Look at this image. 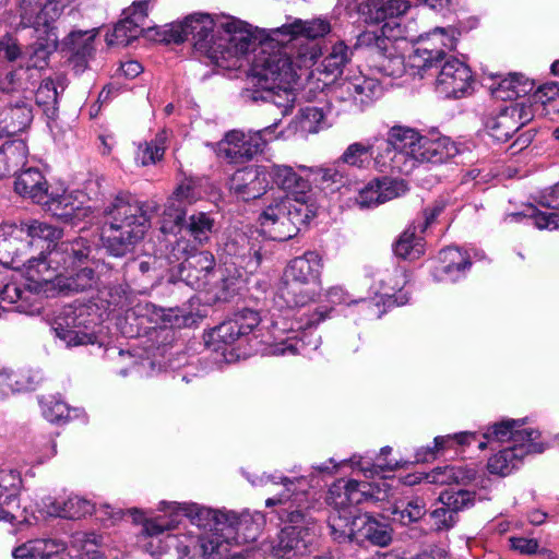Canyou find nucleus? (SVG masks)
<instances>
[{
	"instance_id": "obj_45",
	"label": "nucleus",
	"mask_w": 559,
	"mask_h": 559,
	"mask_svg": "<svg viewBox=\"0 0 559 559\" xmlns=\"http://www.w3.org/2000/svg\"><path fill=\"white\" fill-rule=\"evenodd\" d=\"M476 439L475 432H459L454 435L439 436L435 438L433 448H426L417 452L416 461L424 462L428 461L430 457L435 455L436 452H439L445 448L452 447V444H469L472 440Z\"/></svg>"
},
{
	"instance_id": "obj_15",
	"label": "nucleus",
	"mask_w": 559,
	"mask_h": 559,
	"mask_svg": "<svg viewBox=\"0 0 559 559\" xmlns=\"http://www.w3.org/2000/svg\"><path fill=\"white\" fill-rule=\"evenodd\" d=\"M260 250L261 246L257 238L252 239L242 231H234L222 246L219 258L226 270H228V265H233L238 276H241L240 270L253 274L262 261Z\"/></svg>"
},
{
	"instance_id": "obj_4",
	"label": "nucleus",
	"mask_w": 559,
	"mask_h": 559,
	"mask_svg": "<svg viewBox=\"0 0 559 559\" xmlns=\"http://www.w3.org/2000/svg\"><path fill=\"white\" fill-rule=\"evenodd\" d=\"M168 39L175 43L190 40L198 51L216 63L226 60L230 61L233 67H239V57L247 53L255 44L247 23L233 16L223 15L214 19L201 13L171 24Z\"/></svg>"
},
{
	"instance_id": "obj_10",
	"label": "nucleus",
	"mask_w": 559,
	"mask_h": 559,
	"mask_svg": "<svg viewBox=\"0 0 559 559\" xmlns=\"http://www.w3.org/2000/svg\"><path fill=\"white\" fill-rule=\"evenodd\" d=\"M64 8L62 0H21L20 25L32 27L37 33L36 53L45 56L58 47V34L55 22Z\"/></svg>"
},
{
	"instance_id": "obj_21",
	"label": "nucleus",
	"mask_w": 559,
	"mask_h": 559,
	"mask_svg": "<svg viewBox=\"0 0 559 559\" xmlns=\"http://www.w3.org/2000/svg\"><path fill=\"white\" fill-rule=\"evenodd\" d=\"M407 191L408 187L404 180L383 177L373 179L359 188L355 202L360 209L376 207L404 195Z\"/></svg>"
},
{
	"instance_id": "obj_24",
	"label": "nucleus",
	"mask_w": 559,
	"mask_h": 559,
	"mask_svg": "<svg viewBox=\"0 0 559 559\" xmlns=\"http://www.w3.org/2000/svg\"><path fill=\"white\" fill-rule=\"evenodd\" d=\"M147 1L133 2L132 8L126 12V17L115 25L110 34H107L106 41L109 46H128L142 35L147 17Z\"/></svg>"
},
{
	"instance_id": "obj_18",
	"label": "nucleus",
	"mask_w": 559,
	"mask_h": 559,
	"mask_svg": "<svg viewBox=\"0 0 559 559\" xmlns=\"http://www.w3.org/2000/svg\"><path fill=\"white\" fill-rule=\"evenodd\" d=\"M436 73V91L448 98H461L469 94L474 83L469 67L451 58L432 68Z\"/></svg>"
},
{
	"instance_id": "obj_46",
	"label": "nucleus",
	"mask_w": 559,
	"mask_h": 559,
	"mask_svg": "<svg viewBox=\"0 0 559 559\" xmlns=\"http://www.w3.org/2000/svg\"><path fill=\"white\" fill-rule=\"evenodd\" d=\"M326 500L335 509L334 512L331 513L329 519L337 513H340L342 518H347L348 521H352L354 519L352 512L348 511L352 504L349 502L347 481H338L334 484L329 490Z\"/></svg>"
},
{
	"instance_id": "obj_41",
	"label": "nucleus",
	"mask_w": 559,
	"mask_h": 559,
	"mask_svg": "<svg viewBox=\"0 0 559 559\" xmlns=\"http://www.w3.org/2000/svg\"><path fill=\"white\" fill-rule=\"evenodd\" d=\"M307 334L300 337L297 333L287 336L285 340L274 342L269 345V353L276 356L284 355H307L310 349H317L319 340L314 338L312 342H306Z\"/></svg>"
},
{
	"instance_id": "obj_26",
	"label": "nucleus",
	"mask_w": 559,
	"mask_h": 559,
	"mask_svg": "<svg viewBox=\"0 0 559 559\" xmlns=\"http://www.w3.org/2000/svg\"><path fill=\"white\" fill-rule=\"evenodd\" d=\"M214 274L215 259L209 251L191 254L181 263L179 269L180 278L194 289L206 288Z\"/></svg>"
},
{
	"instance_id": "obj_56",
	"label": "nucleus",
	"mask_w": 559,
	"mask_h": 559,
	"mask_svg": "<svg viewBox=\"0 0 559 559\" xmlns=\"http://www.w3.org/2000/svg\"><path fill=\"white\" fill-rule=\"evenodd\" d=\"M25 374L22 372L2 370L0 372V397H8L15 392L24 391L27 384H24Z\"/></svg>"
},
{
	"instance_id": "obj_6",
	"label": "nucleus",
	"mask_w": 559,
	"mask_h": 559,
	"mask_svg": "<svg viewBox=\"0 0 559 559\" xmlns=\"http://www.w3.org/2000/svg\"><path fill=\"white\" fill-rule=\"evenodd\" d=\"M321 56V47L318 43L306 41L296 51L295 60L286 49L277 48L267 50L262 48L255 56L251 68V84L253 88H246L241 96L246 102L259 100L282 104L276 97L285 96L286 102L293 100L292 90L297 79L296 68H310Z\"/></svg>"
},
{
	"instance_id": "obj_31",
	"label": "nucleus",
	"mask_w": 559,
	"mask_h": 559,
	"mask_svg": "<svg viewBox=\"0 0 559 559\" xmlns=\"http://www.w3.org/2000/svg\"><path fill=\"white\" fill-rule=\"evenodd\" d=\"M331 29V22L326 17L319 16L310 20L294 19L281 27L271 29V34L273 37L283 36L288 39L302 36L313 41L328 35Z\"/></svg>"
},
{
	"instance_id": "obj_49",
	"label": "nucleus",
	"mask_w": 559,
	"mask_h": 559,
	"mask_svg": "<svg viewBox=\"0 0 559 559\" xmlns=\"http://www.w3.org/2000/svg\"><path fill=\"white\" fill-rule=\"evenodd\" d=\"M165 139L166 135L165 132H163L157 134L155 140H153L151 143L140 145L135 157L136 163L142 166H147L162 159L165 153Z\"/></svg>"
},
{
	"instance_id": "obj_54",
	"label": "nucleus",
	"mask_w": 559,
	"mask_h": 559,
	"mask_svg": "<svg viewBox=\"0 0 559 559\" xmlns=\"http://www.w3.org/2000/svg\"><path fill=\"white\" fill-rule=\"evenodd\" d=\"M425 513L426 503L421 498H414L406 506H403L401 509L396 507L393 511L394 520L400 521L404 525L418 521Z\"/></svg>"
},
{
	"instance_id": "obj_52",
	"label": "nucleus",
	"mask_w": 559,
	"mask_h": 559,
	"mask_svg": "<svg viewBox=\"0 0 559 559\" xmlns=\"http://www.w3.org/2000/svg\"><path fill=\"white\" fill-rule=\"evenodd\" d=\"M524 217L531 218L539 229H556L559 227V213L557 212H542L532 207L527 214L513 213L510 215L511 221H519Z\"/></svg>"
},
{
	"instance_id": "obj_27",
	"label": "nucleus",
	"mask_w": 559,
	"mask_h": 559,
	"mask_svg": "<svg viewBox=\"0 0 559 559\" xmlns=\"http://www.w3.org/2000/svg\"><path fill=\"white\" fill-rule=\"evenodd\" d=\"M524 420L507 419L493 424L483 433L486 441H480L478 448L484 450L487 442H504L511 441V447H516V443L537 442L539 432L532 428H522Z\"/></svg>"
},
{
	"instance_id": "obj_5",
	"label": "nucleus",
	"mask_w": 559,
	"mask_h": 559,
	"mask_svg": "<svg viewBox=\"0 0 559 559\" xmlns=\"http://www.w3.org/2000/svg\"><path fill=\"white\" fill-rule=\"evenodd\" d=\"M253 486H263L269 483L282 484L284 491L278 498H269L266 507L287 504L280 512V518L287 523L276 542L271 547L274 557L298 559L304 557L317 534L316 520L309 514L308 486L306 478H288L285 476L262 474L254 478L247 477Z\"/></svg>"
},
{
	"instance_id": "obj_60",
	"label": "nucleus",
	"mask_w": 559,
	"mask_h": 559,
	"mask_svg": "<svg viewBox=\"0 0 559 559\" xmlns=\"http://www.w3.org/2000/svg\"><path fill=\"white\" fill-rule=\"evenodd\" d=\"M530 99L535 105L546 106L559 102V85L557 83H547L533 91Z\"/></svg>"
},
{
	"instance_id": "obj_1",
	"label": "nucleus",
	"mask_w": 559,
	"mask_h": 559,
	"mask_svg": "<svg viewBox=\"0 0 559 559\" xmlns=\"http://www.w3.org/2000/svg\"><path fill=\"white\" fill-rule=\"evenodd\" d=\"M164 515L143 522L142 546L153 557L167 555L169 559H189L198 545L207 559L227 551L226 527L243 525L249 515L237 516L233 511H219L192 502L159 503Z\"/></svg>"
},
{
	"instance_id": "obj_9",
	"label": "nucleus",
	"mask_w": 559,
	"mask_h": 559,
	"mask_svg": "<svg viewBox=\"0 0 559 559\" xmlns=\"http://www.w3.org/2000/svg\"><path fill=\"white\" fill-rule=\"evenodd\" d=\"M322 259L316 251H307L293 259L284 271L282 295L292 307H304L319 295Z\"/></svg>"
},
{
	"instance_id": "obj_35",
	"label": "nucleus",
	"mask_w": 559,
	"mask_h": 559,
	"mask_svg": "<svg viewBox=\"0 0 559 559\" xmlns=\"http://www.w3.org/2000/svg\"><path fill=\"white\" fill-rule=\"evenodd\" d=\"M440 266L433 276L437 281L456 282L465 275L471 265L469 258L456 247H448L439 252Z\"/></svg>"
},
{
	"instance_id": "obj_38",
	"label": "nucleus",
	"mask_w": 559,
	"mask_h": 559,
	"mask_svg": "<svg viewBox=\"0 0 559 559\" xmlns=\"http://www.w3.org/2000/svg\"><path fill=\"white\" fill-rule=\"evenodd\" d=\"M28 155L27 145L24 141H11L0 147V178L17 170L25 165Z\"/></svg>"
},
{
	"instance_id": "obj_20",
	"label": "nucleus",
	"mask_w": 559,
	"mask_h": 559,
	"mask_svg": "<svg viewBox=\"0 0 559 559\" xmlns=\"http://www.w3.org/2000/svg\"><path fill=\"white\" fill-rule=\"evenodd\" d=\"M270 186L267 165L248 166L238 169L229 180L230 191L243 201L260 198Z\"/></svg>"
},
{
	"instance_id": "obj_8",
	"label": "nucleus",
	"mask_w": 559,
	"mask_h": 559,
	"mask_svg": "<svg viewBox=\"0 0 559 559\" xmlns=\"http://www.w3.org/2000/svg\"><path fill=\"white\" fill-rule=\"evenodd\" d=\"M158 205L155 201H139L131 194H118L105 210L103 241L114 257H123L132 250L150 228Z\"/></svg>"
},
{
	"instance_id": "obj_48",
	"label": "nucleus",
	"mask_w": 559,
	"mask_h": 559,
	"mask_svg": "<svg viewBox=\"0 0 559 559\" xmlns=\"http://www.w3.org/2000/svg\"><path fill=\"white\" fill-rule=\"evenodd\" d=\"M439 503L449 507L457 514L474 504V492L464 489H448L440 493Z\"/></svg>"
},
{
	"instance_id": "obj_16",
	"label": "nucleus",
	"mask_w": 559,
	"mask_h": 559,
	"mask_svg": "<svg viewBox=\"0 0 559 559\" xmlns=\"http://www.w3.org/2000/svg\"><path fill=\"white\" fill-rule=\"evenodd\" d=\"M367 15L370 22L383 23L380 34H367L366 38L388 37L406 38L408 33L406 26L402 24L404 14L409 9L406 0H370L367 4Z\"/></svg>"
},
{
	"instance_id": "obj_42",
	"label": "nucleus",
	"mask_w": 559,
	"mask_h": 559,
	"mask_svg": "<svg viewBox=\"0 0 559 559\" xmlns=\"http://www.w3.org/2000/svg\"><path fill=\"white\" fill-rule=\"evenodd\" d=\"M381 287L374 289L376 295H380L383 304L393 302L397 305H404L406 301H399L395 297V292L401 289L407 283V274L401 267H394L391 272L386 273L383 278L380 280Z\"/></svg>"
},
{
	"instance_id": "obj_22",
	"label": "nucleus",
	"mask_w": 559,
	"mask_h": 559,
	"mask_svg": "<svg viewBox=\"0 0 559 559\" xmlns=\"http://www.w3.org/2000/svg\"><path fill=\"white\" fill-rule=\"evenodd\" d=\"M370 45L369 67L385 76L400 78L405 72L404 58L396 52L399 38L376 37Z\"/></svg>"
},
{
	"instance_id": "obj_37",
	"label": "nucleus",
	"mask_w": 559,
	"mask_h": 559,
	"mask_svg": "<svg viewBox=\"0 0 559 559\" xmlns=\"http://www.w3.org/2000/svg\"><path fill=\"white\" fill-rule=\"evenodd\" d=\"M20 480L12 472L0 473V521L10 524L17 519L13 512L19 509L17 492Z\"/></svg>"
},
{
	"instance_id": "obj_63",
	"label": "nucleus",
	"mask_w": 559,
	"mask_h": 559,
	"mask_svg": "<svg viewBox=\"0 0 559 559\" xmlns=\"http://www.w3.org/2000/svg\"><path fill=\"white\" fill-rule=\"evenodd\" d=\"M512 549L518 550L521 554L532 555L538 549V543L536 539L526 537H511L509 539Z\"/></svg>"
},
{
	"instance_id": "obj_43",
	"label": "nucleus",
	"mask_w": 559,
	"mask_h": 559,
	"mask_svg": "<svg viewBox=\"0 0 559 559\" xmlns=\"http://www.w3.org/2000/svg\"><path fill=\"white\" fill-rule=\"evenodd\" d=\"M353 49L344 41H338L331 47L330 52L322 60V72L337 76L344 67L352 60Z\"/></svg>"
},
{
	"instance_id": "obj_59",
	"label": "nucleus",
	"mask_w": 559,
	"mask_h": 559,
	"mask_svg": "<svg viewBox=\"0 0 559 559\" xmlns=\"http://www.w3.org/2000/svg\"><path fill=\"white\" fill-rule=\"evenodd\" d=\"M429 483H449L453 481H463L465 478L471 479V476H465L463 471L460 467L454 466H445L443 468H437L431 474L425 476Z\"/></svg>"
},
{
	"instance_id": "obj_28",
	"label": "nucleus",
	"mask_w": 559,
	"mask_h": 559,
	"mask_svg": "<svg viewBox=\"0 0 559 559\" xmlns=\"http://www.w3.org/2000/svg\"><path fill=\"white\" fill-rule=\"evenodd\" d=\"M340 93L344 100H350L362 109L380 97L382 87L377 79L359 73L345 79L340 85Z\"/></svg>"
},
{
	"instance_id": "obj_47",
	"label": "nucleus",
	"mask_w": 559,
	"mask_h": 559,
	"mask_svg": "<svg viewBox=\"0 0 559 559\" xmlns=\"http://www.w3.org/2000/svg\"><path fill=\"white\" fill-rule=\"evenodd\" d=\"M35 102L44 112L52 118L57 111L58 90L55 81L45 79L35 92Z\"/></svg>"
},
{
	"instance_id": "obj_53",
	"label": "nucleus",
	"mask_w": 559,
	"mask_h": 559,
	"mask_svg": "<svg viewBox=\"0 0 559 559\" xmlns=\"http://www.w3.org/2000/svg\"><path fill=\"white\" fill-rule=\"evenodd\" d=\"M390 452V447L382 448L377 463H371L370 461H367L366 457L357 455L352 456L349 462L353 466L359 467L366 475H379L385 471H393L397 466V462L386 464L381 463V456L386 455Z\"/></svg>"
},
{
	"instance_id": "obj_17",
	"label": "nucleus",
	"mask_w": 559,
	"mask_h": 559,
	"mask_svg": "<svg viewBox=\"0 0 559 559\" xmlns=\"http://www.w3.org/2000/svg\"><path fill=\"white\" fill-rule=\"evenodd\" d=\"M535 110L532 103L511 104L497 115L487 117L485 128L496 141L507 142L515 132L533 120Z\"/></svg>"
},
{
	"instance_id": "obj_39",
	"label": "nucleus",
	"mask_w": 559,
	"mask_h": 559,
	"mask_svg": "<svg viewBox=\"0 0 559 559\" xmlns=\"http://www.w3.org/2000/svg\"><path fill=\"white\" fill-rule=\"evenodd\" d=\"M341 165L342 163L337 159L330 166L307 167L298 165V169L302 173H307V176H312L314 182L325 188L338 189L346 182L345 174Z\"/></svg>"
},
{
	"instance_id": "obj_61",
	"label": "nucleus",
	"mask_w": 559,
	"mask_h": 559,
	"mask_svg": "<svg viewBox=\"0 0 559 559\" xmlns=\"http://www.w3.org/2000/svg\"><path fill=\"white\" fill-rule=\"evenodd\" d=\"M0 57H3L8 61H15L23 58L16 38L10 34H5L0 38Z\"/></svg>"
},
{
	"instance_id": "obj_58",
	"label": "nucleus",
	"mask_w": 559,
	"mask_h": 559,
	"mask_svg": "<svg viewBox=\"0 0 559 559\" xmlns=\"http://www.w3.org/2000/svg\"><path fill=\"white\" fill-rule=\"evenodd\" d=\"M431 526L436 531H449L457 522V514L449 507L441 504L430 513Z\"/></svg>"
},
{
	"instance_id": "obj_64",
	"label": "nucleus",
	"mask_w": 559,
	"mask_h": 559,
	"mask_svg": "<svg viewBox=\"0 0 559 559\" xmlns=\"http://www.w3.org/2000/svg\"><path fill=\"white\" fill-rule=\"evenodd\" d=\"M538 203L547 209H559V182L544 190L539 195Z\"/></svg>"
},
{
	"instance_id": "obj_32",
	"label": "nucleus",
	"mask_w": 559,
	"mask_h": 559,
	"mask_svg": "<svg viewBox=\"0 0 559 559\" xmlns=\"http://www.w3.org/2000/svg\"><path fill=\"white\" fill-rule=\"evenodd\" d=\"M489 90L491 95L501 100H512L531 94L535 82L522 73L497 74L491 79Z\"/></svg>"
},
{
	"instance_id": "obj_12",
	"label": "nucleus",
	"mask_w": 559,
	"mask_h": 559,
	"mask_svg": "<svg viewBox=\"0 0 559 559\" xmlns=\"http://www.w3.org/2000/svg\"><path fill=\"white\" fill-rule=\"evenodd\" d=\"M333 538L340 543L345 540H368L372 545L384 547L392 539L391 530L385 523L379 522L368 513L354 516L352 521L340 513L329 520Z\"/></svg>"
},
{
	"instance_id": "obj_57",
	"label": "nucleus",
	"mask_w": 559,
	"mask_h": 559,
	"mask_svg": "<svg viewBox=\"0 0 559 559\" xmlns=\"http://www.w3.org/2000/svg\"><path fill=\"white\" fill-rule=\"evenodd\" d=\"M44 417L50 423L61 424L70 418V411L62 401L48 399L40 402Z\"/></svg>"
},
{
	"instance_id": "obj_44",
	"label": "nucleus",
	"mask_w": 559,
	"mask_h": 559,
	"mask_svg": "<svg viewBox=\"0 0 559 559\" xmlns=\"http://www.w3.org/2000/svg\"><path fill=\"white\" fill-rule=\"evenodd\" d=\"M394 253L404 260H417L425 252L424 239L414 230L406 229L394 243Z\"/></svg>"
},
{
	"instance_id": "obj_62",
	"label": "nucleus",
	"mask_w": 559,
	"mask_h": 559,
	"mask_svg": "<svg viewBox=\"0 0 559 559\" xmlns=\"http://www.w3.org/2000/svg\"><path fill=\"white\" fill-rule=\"evenodd\" d=\"M347 486H348L349 502H350L352 507L357 506L369 498V495L366 490L367 484L359 483L357 480H348Z\"/></svg>"
},
{
	"instance_id": "obj_13",
	"label": "nucleus",
	"mask_w": 559,
	"mask_h": 559,
	"mask_svg": "<svg viewBox=\"0 0 559 559\" xmlns=\"http://www.w3.org/2000/svg\"><path fill=\"white\" fill-rule=\"evenodd\" d=\"M276 126L275 122L261 130L247 133L240 130L228 131L216 144V154L229 164H245L263 151L270 140L266 136L274 132Z\"/></svg>"
},
{
	"instance_id": "obj_14",
	"label": "nucleus",
	"mask_w": 559,
	"mask_h": 559,
	"mask_svg": "<svg viewBox=\"0 0 559 559\" xmlns=\"http://www.w3.org/2000/svg\"><path fill=\"white\" fill-rule=\"evenodd\" d=\"M460 32L452 27H436L420 35V46L409 56V63L418 72L432 71L443 60L445 50L456 47Z\"/></svg>"
},
{
	"instance_id": "obj_7",
	"label": "nucleus",
	"mask_w": 559,
	"mask_h": 559,
	"mask_svg": "<svg viewBox=\"0 0 559 559\" xmlns=\"http://www.w3.org/2000/svg\"><path fill=\"white\" fill-rule=\"evenodd\" d=\"M310 176L307 173L295 170L287 165L267 166V178L271 183L288 191L295 199L284 198L270 204L260 215L262 233L278 241H285L294 237L301 225H307L316 215L313 204H309L311 191Z\"/></svg>"
},
{
	"instance_id": "obj_30",
	"label": "nucleus",
	"mask_w": 559,
	"mask_h": 559,
	"mask_svg": "<svg viewBox=\"0 0 559 559\" xmlns=\"http://www.w3.org/2000/svg\"><path fill=\"white\" fill-rule=\"evenodd\" d=\"M544 447L539 442L516 443V447H508L500 450L488 460V471L491 474L507 476L518 467L522 459L530 453H542Z\"/></svg>"
},
{
	"instance_id": "obj_36",
	"label": "nucleus",
	"mask_w": 559,
	"mask_h": 559,
	"mask_svg": "<svg viewBox=\"0 0 559 559\" xmlns=\"http://www.w3.org/2000/svg\"><path fill=\"white\" fill-rule=\"evenodd\" d=\"M43 510L50 516L75 519L93 512V504L79 496H69L58 500L52 497L43 499Z\"/></svg>"
},
{
	"instance_id": "obj_34",
	"label": "nucleus",
	"mask_w": 559,
	"mask_h": 559,
	"mask_svg": "<svg viewBox=\"0 0 559 559\" xmlns=\"http://www.w3.org/2000/svg\"><path fill=\"white\" fill-rule=\"evenodd\" d=\"M51 188L43 173L37 168L21 171L14 181V190L17 194L40 205L48 198Z\"/></svg>"
},
{
	"instance_id": "obj_25",
	"label": "nucleus",
	"mask_w": 559,
	"mask_h": 559,
	"mask_svg": "<svg viewBox=\"0 0 559 559\" xmlns=\"http://www.w3.org/2000/svg\"><path fill=\"white\" fill-rule=\"evenodd\" d=\"M260 316L251 309H242L236 312L230 319L224 321L216 326L210 334L213 343L226 346L233 345L235 342L245 337L258 326Z\"/></svg>"
},
{
	"instance_id": "obj_50",
	"label": "nucleus",
	"mask_w": 559,
	"mask_h": 559,
	"mask_svg": "<svg viewBox=\"0 0 559 559\" xmlns=\"http://www.w3.org/2000/svg\"><path fill=\"white\" fill-rule=\"evenodd\" d=\"M213 226L214 219L203 212L191 215L187 223L190 235L199 243H204L209 240Z\"/></svg>"
},
{
	"instance_id": "obj_11",
	"label": "nucleus",
	"mask_w": 559,
	"mask_h": 559,
	"mask_svg": "<svg viewBox=\"0 0 559 559\" xmlns=\"http://www.w3.org/2000/svg\"><path fill=\"white\" fill-rule=\"evenodd\" d=\"M98 316L90 305H69L55 319L52 330L67 346L94 344Z\"/></svg>"
},
{
	"instance_id": "obj_3",
	"label": "nucleus",
	"mask_w": 559,
	"mask_h": 559,
	"mask_svg": "<svg viewBox=\"0 0 559 559\" xmlns=\"http://www.w3.org/2000/svg\"><path fill=\"white\" fill-rule=\"evenodd\" d=\"M168 39L175 43L190 40L198 51L216 63L226 60L230 61L233 67H239V57L247 53L255 44L247 23L233 16L223 15L214 19L201 13L171 24Z\"/></svg>"
},
{
	"instance_id": "obj_29",
	"label": "nucleus",
	"mask_w": 559,
	"mask_h": 559,
	"mask_svg": "<svg viewBox=\"0 0 559 559\" xmlns=\"http://www.w3.org/2000/svg\"><path fill=\"white\" fill-rule=\"evenodd\" d=\"M31 105L23 100L14 104L0 99V136H13L23 132L32 122Z\"/></svg>"
},
{
	"instance_id": "obj_33",
	"label": "nucleus",
	"mask_w": 559,
	"mask_h": 559,
	"mask_svg": "<svg viewBox=\"0 0 559 559\" xmlns=\"http://www.w3.org/2000/svg\"><path fill=\"white\" fill-rule=\"evenodd\" d=\"M14 559H71L66 545L56 539H32L12 550Z\"/></svg>"
},
{
	"instance_id": "obj_19",
	"label": "nucleus",
	"mask_w": 559,
	"mask_h": 559,
	"mask_svg": "<svg viewBox=\"0 0 559 559\" xmlns=\"http://www.w3.org/2000/svg\"><path fill=\"white\" fill-rule=\"evenodd\" d=\"M85 195L81 192H67L62 187L51 188L43 206L55 216L78 224L91 214V207L84 206Z\"/></svg>"
},
{
	"instance_id": "obj_51",
	"label": "nucleus",
	"mask_w": 559,
	"mask_h": 559,
	"mask_svg": "<svg viewBox=\"0 0 559 559\" xmlns=\"http://www.w3.org/2000/svg\"><path fill=\"white\" fill-rule=\"evenodd\" d=\"M97 34V31L95 28L90 31H78L72 32L69 34V36L66 39V45L69 47V49L81 57L88 56L93 50V41Z\"/></svg>"
},
{
	"instance_id": "obj_2",
	"label": "nucleus",
	"mask_w": 559,
	"mask_h": 559,
	"mask_svg": "<svg viewBox=\"0 0 559 559\" xmlns=\"http://www.w3.org/2000/svg\"><path fill=\"white\" fill-rule=\"evenodd\" d=\"M374 141L354 142L340 156V162L350 167L366 169L373 163L379 171L389 169L408 174L417 163L439 164L459 154L457 145L447 136L429 138L415 129L394 126L386 141L377 146Z\"/></svg>"
},
{
	"instance_id": "obj_55",
	"label": "nucleus",
	"mask_w": 559,
	"mask_h": 559,
	"mask_svg": "<svg viewBox=\"0 0 559 559\" xmlns=\"http://www.w3.org/2000/svg\"><path fill=\"white\" fill-rule=\"evenodd\" d=\"M324 123L323 110L318 107H306L300 111L299 128L305 133H317Z\"/></svg>"
},
{
	"instance_id": "obj_40",
	"label": "nucleus",
	"mask_w": 559,
	"mask_h": 559,
	"mask_svg": "<svg viewBox=\"0 0 559 559\" xmlns=\"http://www.w3.org/2000/svg\"><path fill=\"white\" fill-rule=\"evenodd\" d=\"M243 514L249 515V521L246 524H235L231 527H226L224 539L227 538V546L231 539L239 544L242 542L254 540L258 537L264 523L263 514L261 512H254L253 514L242 512L241 514H237V516H242Z\"/></svg>"
},
{
	"instance_id": "obj_23",
	"label": "nucleus",
	"mask_w": 559,
	"mask_h": 559,
	"mask_svg": "<svg viewBox=\"0 0 559 559\" xmlns=\"http://www.w3.org/2000/svg\"><path fill=\"white\" fill-rule=\"evenodd\" d=\"M201 198V191L192 179L183 180L168 199L163 212L164 231L171 230L174 226H181L186 216V206Z\"/></svg>"
}]
</instances>
